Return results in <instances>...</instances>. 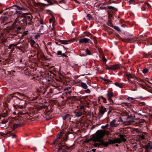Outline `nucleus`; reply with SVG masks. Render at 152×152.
<instances>
[{"mask_svg":"<svg viewBox=\"0 0 152 152\" xmlns=\"http://www.w3.org/2000/svg\"><path fill=\"white\" fill-rule=\"evenodd\" d=\"M57 139L53 142V144H55L56 142H59L61 140V142L60 143L61 146H60L58 149V151L61 150H62V152H65L66 150V129H62L60 133L57 136Z\"/></svg>","mask_w":152,"mask_h":152,"instance_id":"nucleus-1","label":"nucleus"},{"mask_svg":"<svg viewBox=\"0 0 152 152\" xmlns=\"http://www.w3.org/2000/svg\"><path fill=\"white\" fill-rule=\"evenodd\" d=\"M105 133L102 130H98L92 137L91 140L94 142H100L101 140L104 136Z\"/></svg>","mask_w":152,"mask_h":152,"instance_id":"nucleus-2","label":"nucleus"},{"mask_svg":"<svg viewBox=\"0 0 152 152\" xmlns=\"http://www.w3.org/2000/svg\"><path fill=\"white\" fill-rule=\"evenodd\" d=\"M125 76L127 77L128 80L130 81V79H133L134 80L137 79V78L134 76V75L132 74L129 72H127L125 74Z\"/></svg>","mask_w":152,"mask_h":152,"instance_id":"nucleus-3","label":"nucleus"},{"mask_svg":"<svg viewBox=\"0 0 152 152\" xmlns=\"http://www.w3.org/2000/svg\"><path fill=\"white\" fill-rule=\"evenodd\" d=\"M110 143H121V141L120 138H116L113 140H109Z\"/></svg>","mask_w":152,"mask_h":152,"instance_id":"nucleus-4","label":"nucleus"},{"mask_svg":"<svg viewBox=\"0 0 152 152\" xmlns=\"http://www.w3.org/2000/svg\"><path fill=\"white\" fill-rule=\"evenodd\" d=\"M17 48L20 50L22 51L23 50H25L27 48V47L26 46V44H22L21 45H19L17 46Z\"/></svg>","mask_w":152,"mask_h":152,"instance_id":"nucleus-5","label":"nucleus"},{"mask_svg":"<svg viewBox=\"0 0 152 152\" xmlns=\"http://www.w3.org/2000/svg\"><path fill=\"white\" fill-rule=\"evenodd\" d=\"M90 39L86 38H84L80 39L79 40L80 43H86L89 42Z\"/></svg>","mask_w":152,"mask_h":152,"instance_id":"nucleus-6","label":"nucleus"},{"mask_svg":"<svg viewBox=\"0 0 152 152\" xmlns=\"http://www.w3.org/2000/svg\"><path fill=\"white\" fill-rule=\"evenodd\" d=\"M134 120L133 117L131 116L127 118L125 121L126 122H127L128 124H131L132 122H134Z\"/></svg>","mask_w":152,"mask_h":152,"instance_id":"nucleus-7","label":"nucleus"},{"mask_svg":"<svg viewBox=\"0 0 152 152\" xmlns=\"http://www.w3.org/2000/svg\"><path fill=\"white\" fill-rule=\"evenodd\" d=\"M99 111L100 114L103 115L104 113L107 111V109L103 106H102L99 107Z\"/></svg>","mask_w":152,"mask_h":152,"instance_id":"nucleus-8","label":"nucleus"},{"mask_svg":"<svg viewBox=\"0 0 152 152\" xmlns=\"http://www.w3.org/2000/svg\"><path fill=\"white\" fill-rule=\"evenodd\" d=\"M25 18L28 21H31L32 19V16L29 13H26L25 16Z\"/></svg>","mask_w":152,"mask_h":152,"instance_id":"nucleus-9","label":"nucleus"},{"mask_svg":"<svg viewBox=\"0 0 152 152\" xmlns=\"http://www.w3.org/2000/svg\"><path fill=\"white\" fill-rule=\"evenodd\" d=\"M121 106L122 107H129L131 106L130 103H128L127 102H123L121 104Z\"/></svg>","mask_w":152,"mask_h":152,"instance_id":"nucleus-10","label":"nucleus"},{"mask_svg":"<svg viewBox=\"0 0 152 152\" xmlns=\"http://www.w3.org/2000/svg\"><path fill=\"white\" fill-rule=\"evenodd\" d=\"M112 70H115L120 68L121 66L120 64H117L112 65Z\"/></svg>","mask_w":152,"mask_h":152,"instance_id":"nucleus-11","label":"nucleus"},{"mask_svg":"<svg viewBox=\"0 0 152 152\" xmlns=\"http://www.w3.org/2000/svg\"><path fill=\"white\" fill-rule=\"evenodd\" d=\"M151 7L150 5L147 2H145V3L144 5L142 8V10L145 11L147 9V7Z\"/></svg>","mask_w":152,"mask_h":152,"instance_id":"nucleus-12","label":"nucleus"},{"mask_svg":"<svg viewBox=\"0 0 152 152\" xmlns=\"http://www.w3.org/2000/svg\"><path fill=\"white\" fill-rule=\"evenodd\" d=\"M119 136L120 137V139L121 140V142H125L126 141L127 139L125 138V137H126L125 135L121 134L119 135Z\"/></svg>","mask_w":152,"mask_h":152,"instance_id":"nucleus-13","label":"nucleus"},{"mask_svg":"<svg viewBox=\"0 0 152 152\" xmlns=\"http://www.w3.org/2000/svg\"><path fill=\"white\" fill-rule=\"evenodd\" d=\"M107 99L109 101H111L112 98L113 96V93L112 92H108L107 94Z\"/></svg>","mask_w":152,"mask_h":152,"instance_id":"nucleus-14","label":"nucleus"},{"mask_svg":"<svg viewBox=\"0 0 152 152\" xmlns=\"http://www.w3.org/2000/svg\"><path fill=\"white\" fill-rule=\"evenodd\" d=\"M145 147L147 149H152V142H150L148 144L145 145Z\"/></svg>","mask_w":152,"mask_h":152,"instance_id":"nucleus-15","label":"nucleus"},{"mask_svg":"<svg viewBox=\"0 0 152 152\" xmlns=\"http://www.w3.org/2000/svg\"><path fill=\"white\" fill-rule=\"evenodd\" d=\"M57 54L58 56L61 55L62 57H66V56L65 53H62V52L61 50H58L57 51Z\"/></svg>","mask_w":152,"mask_h":152,"instance_id":"nucleus-16","label":"nucleus"},{"mask_svg":"<svg viewBox=\"0 0 152 152\" xmlns=\"http://www.w3.org/2000/svg\"><path fill=\"white\" fill-rule=\"evenodd\" d=\"M47 3H43V4L45 6H47L50 5H52L53 4V3L52 2L51 0H47Z\"/></svg>","mask_w":152,"mask_h":152,"instance_id":"nucleus-17","label":"nucleus"},{"mask_svg":"<svg viewBox=\"0 0 152 152\" xmlns=\"http://www.w3.org/2000/svg\"><path fill=\"white\" fill-rule=\"evenodd\" d=\"M112 144V143H110V142L109 141V140H108V142H104L102 141L101 143V145H104L105 147H106V146H107L109 144Z\"/></svg>","mask_w":152,"mask_h":152,"instance_id":"nucleus-18","label":"nucleus"},{"mask_svg":"<svg viewBox=\"0 0 152 152\" xmlns=\"http://www.w3.org/2000/svg\"><path fill=\"white\" fill-rule=\"evenodd\" d=\"M116 121L115 120H113L110 124V126L111 127H115L116 125L115 124V122Z\"/></svg>","mask_w":152,"mask_h":152,"instance_id":"nucleus-19","label":"nucleus"},{"mask_svg":"<svg viewBox=\"0 0 152 152\" xmlns=\"http://www.w3.org/2000/svg\"><path fill=\"white\" fill-rule=\"evenodd\" d=\"M104 5L103 4H100L99 6V9L101 10H106L107 9L106 7H104L102 5Z\"/></svg>","mask_w":152,"mask_h":152,"instance_id":"nucleus-20","label":"nucleus"},{"mask_svg":"<svg viewBox=\"0 0 152 152\" xmlns=\"http://www.w3.org/2000/svg\"><path fill=\"white\" fill-rule=\"evenodd\" d=\"M114 84L116 86H118L120 88H122L123 87V85L121 83L115 82V83Z\"/></svg>","mask_w":152,"mask_h":152,"instance_id":"nucleus-21","label":"nucleus"},{"mask_svg":"<svg viewBox=\"0 0 152 152\" xmlns=\"http://www.w3.org/2000/svg\"><path fill=\"white\" fill-rule=\"evenodd\" d=\"M81 86L83 88L85 89H87L88 88V86L86 83L82 82L81 83Z\"/></svg>","mask_w":152,"mask_h":152,"instance_id":"nucleus-22","label":"nucleus"},{"mask_svg":"<svg viewBox=\"0 0 152 152\" xmlns=\"http://www.w3.org/2000/svg\"><path fill=\"white\" fill-rule=\"evenodd\" d=\"M14 6H15L16 7V8L18 10L23 11L25 10H26V9L25 8L20 7L19 6L15 5H14Z\"/></svg>","mask_w":152,"mask_h":152,"instance_id":"nucleus-23","label":"nucleus"},{"mask_svg":"<svg viewBox=\"0 0 152 152\" xmlns=\"http://www.w3.org/2000/svg\"><path fill=\"white\" fill-rule=\"evenodd\" d=\"M71 99L75 100H77V97L75 96H74L72 97H67V99Z\"/></svg>","mask_w":152,"mask_h":152,"instance_id":"nucleus-24","label":"nucleus"},{"mask_svg":"<svg viewBox=\"0 0 152 152\" xmlns=\"http://www.w3.org/2000/svg\"><path fill=\"white\" fill-rule=\"evenodd\" d=\"M82 115V113L80 112H77L76 115H75V116L77 117H79L81 116Z\"/></svg>","mask_w":152,"mask_h":152,"instance_id":"nucleus-25","label":"nucleus"},{"mask_svg":"<svg viewBox=\"0 0 152 152\" xmlns=\"http://www.w3.org/2000/svg\"><path fill=\"white\" fill-rule=\"evenodd\" d=\"M14 94H16L17 95H19V96H21L26 97V96L25 95L23 94L19 93L18 92L14 93Z\"/></svg>","mask_w":152,"mask_h":152,"instance_id":"nucleus-26","label":"nucleus"},{"mask_svg":"<svg viewBox=\"0 0 152 152\" xmlns=\"http://www.w3.org/2000/svg\"><path fill=\"white\" fill-rule=\"evenodd\" d=\"M113 27L116 30H117L118 31H121V30H120V28L118 26H113Z\"/></svg>","mask_w":152,"mask_h":152,"instance_id":"nucleus-27","label":"nucleus"},{"mask_svg":"<svg viewBox=\"0 0 152 152\" xmlns=\"http://www.w3.org/2000/svg\"><path fill=\"white\" fill-rule=\"evenodd\" d=\"M86 17L87 19L89 20H90L92 19V17L91 15L89 14L87 15Z\"/></svg>","mask_w":152,"mask_h":152,"instance_id":"nucleus-28","label":"nucleus"},{"mask_svg":"<svg viewBox=\"0 0 152 152\" xmlns=\"http://www.w3.org/2000/svg\"><path fill=\"white\" fill-rule=\"evenodd\" d=\"M20 126V124H15L13 125V128L14 129H15V128L19 127Z\"/></svg>","mask_w":152,"mask_h":152,"instance_id":"nucleus-29","label":"nucleus"},{"mask_svg":"<svg viewBox=\"0 0 152 152\" xmlns=\"http://www.w3.org/2000/svg\"><path fill=\"white\" fill-rule=\"evenodd\" d=\"M101 98L103 100V102L104 103H107V100L103 96H101Z\"/></svg>","mask_w":152,"mask_h":152,"instance_id":"nucleus-30","label":"nucleus"},{"mask_svg":"<svg viewBox=\"0 0 152 152\" xmlns=\"http://www.w3.org/2000/svg\"><path fill=\"white\" fill-rule=\"evenodd\" d=\"M128 114V113L126 111H124L122 113V115L123 116H127Z\"/></svg>","mask_w":152,"mask_h":152,"instance_id":"nucleus-31","label":"nucleus"},{"mask_svg":"<svg viewBox=\"0 0 152 152\" xmlns=\"http://www.w3.org/2000/svg\"><path fill=\"white\" fill-rule=\"evenodd\" d=\"M7 17H4L2 20V22L3 23L6 22L7 20Z\"/></svg>","mask_w":152,"mask_h":152,"instance_id":"nucleus-32","label":"nucleus"},{"mask_svg":"<svg viewBox=\"0 0 152 152\" xmlns=\"http://www.w3.org/2000/svg\"><path fill=\"white\" fill-rule=\"evenodd\" d=\"M148 72V69L147 68L144 69L142 70V72L144 74H145Z\"/></svg>","mask_w":152,"mask_h":152,"instance_id":"nucleus-33","label":"nucleus"},{"mask_svg":"<svg viewBox=\"0 0 152 152\" xmlns=\"http://www.w3.org/2000/svg\"><path fill=\"white\" fill-rule=\"evenodd\" d=\"M21 43V42H19L16 43L15 44H12V46H15L17 48V46H18V45Z\"/></svg>","mask_w":152,"mask_h":152,"instance_id":"nucleus-34","label":"nucleus"},{"mask_svg":"<svg viewBox=\"0 0 152 152\" xmlns=\"http://www.w3.org/2000/svg\"><path fill=\"white\" fill-rule=\"evenodd\" d=\"M101 145V143H95L94 144V145L95 147H99Z\"/></svg>","mask_w":152,"mask_h":152,"instance_id":"nucleus-35","label":"nucleus"},{"mask_svg":"<svg viewBox=\"0 0 152 152\" xmlns=\"http://www.w3.org/2000/svg\"><path fill=\"white\" fill-rule=\"evenodd\" d=\"M28 31H25L22 34V36L27 35L28 34Z\"/></svg>","mask_w":152,"mask_h":152,"instance_id":"nucleus-36","label":"nucleus"},{"mask_svg":"<svg viewBox=\"0 0 152 152\" xmlns=\"http://www.w3.org/2000/svg\"><path fill=\"white\" fill-rule=\"evenodd\" d=\"M135 2V1L134 0H130L128 2V3L129 4H134Z\"/></svg>","mask_w":152,"mask_h":152,"instance_id":"nucleus-37","label":"nucleus"},{"mask_svg":"<svg viewBox=\"0 0 152 152\" xmlns=\"http://www.w3.org/2000/svg\"><path fill=\"white\" fill-rule=\"evenodd\" d=\"M8 121L7 119H4L1 121V123L2 124H5Z\"/></svg>","mask_w":152,"mask_h":152,"instance_id":"nucleus-38","label":"nucleus"},{"mask_svg":"<svg viewBox=\"0 0 152 152\" xmlns=\"http://www.w3.org/2000/svg\"><path fill=\"white\" fill-rule=\"evenodd\" d=\"M127 100L129 101H131L132 100H134V99L133 98L129 97L127 98Z\"/></svg>","mask_w":152,"mask_h":152,"instance_id":"nucleus-39","label":"nucleus"},{"mask_svg":"<svg viewBox=\"0 0 152 152\" xmlns=\"http://www.w3.org/2000/svg\"><path fill=\"white\" fill-rule=\"evenodd\" d=\"M106 69L108 70H112V65H111L110 66H107L106 67Z\"/></svg>","mask_w":152,"mask_h":152,"instance_id":"nucleus-40","label":"nucleus"},{"mask_svg":"<svg viewBox=\"0 0 152 152\" xmlns=\"http://www.w3.org/2000/svg\"><path fill=\"white\" fill-rule=\"evenodd\" d=\"M86 52L87 54L88 55H90L91 54L90 50H89L88 48H87L86 50Z\"/></svg>","mask_w":152,"mask_h":152,"instance_id":"nucleus-41","label":"nucleus"},{"mask_svg":"<svg viewBox=\"0 0 152 152\" xmlns=\"http://www.w3.org/2000/svg\"><path fill=\"white\" fill-rule=\"evenodd\" d=\"M104 81V82H107V83L108 82H112V81H110L109 80L107 79H103Z\"/></svg>","mask_w":152,"mask_h":152,"instance_id":"nucleus-42","label":"nucleus"},{"mask_svg":"<svg viewBox=\"0 0 152 152\" xmlns=\"http://www.w3.org/2000/svg\"><path fill=\"white\" fill-rule=\"evenodd\" d=\"M108 126V124H107L105 126H102V128L103 129H105Z\"/></svg>","mask_w":152,"mask_h":152,"instance_id":"nucleus-43","label":"nucleus"},{"mask_svg":"<svg viewBox=\"0 0 152 152\" xmlns=\"http://www.w3.org/2000/svg\"><path fill=\"white\" fill-rule=\"evenodd\" d=\"M107 7L108 9H113L114 10L115 9V8L112 6H108Z\"/></svg>","mask_w":152,"mask_h":152,"instance_id":"nucleus-44","label":"nucleus"},{"mask_svg":"<svg viewBox=\"0 0 152 152\" xmlns=\"http://www.w3.org/2000/svg\"><path fill=\"white\" fill-rule=\"evenodd\" d=\"M102 59L104 61L106 62L107 61V60L105 58L104 56L102 57Z\"/></svg>","mask_w":152,"mask_h":152,"instance_id":"nucleus-45","label":"nucleus"},{"mask_svg":"<svg viewBox=\"0 0 152 152\" xmlns=\"http://www.w3.org/2000/svg\"><path fill=\"white\" fill-rule=\"evenodd\" d=\"M30 41H31V43L33 44H34L35 43V41L32 39H31Z\"/></svg>","mask_w":152,"mask_h":152,"instance_id":"nucleus-46","label":"nucleus"},{"mask_svg":"<svg viewBox=\"0 0 152 152\" xmlns=\"http://www.w3.org/2000/svg\"><path fill=\"white\" fill-rule=\"evenodd\" d=\"M86 92L87 93H90L91 92V91L89 89H87L86 90Z\"/></svg>","mask_w":152,"mask_h":152,"instance_id":"nucleus-47","label":"nucleus"},{"mask_svg":"<svg viewBox=\"0 0 152 152\" xmlns=\"http://www.w3.org/2000/svg\"><path fill=\"white\" fill-rule=\"evenodd\" d=\"M61 43L62 44H66V41H61Z\"/></svg>","mask_w":152,"mask_h":152,"instance_id":"nucleus-48","label":"nucleus"},{"mask_svg":"<svg viewBox=\"0 0 152 152\" xmlns=\"http://www.w3.org/2000/svg\"><path fill=\"white\" fill-rule=\"evenodd\" d=\"M104 132L105 133V134H107L108 135L109 134V131H108L107 130H106L105 131H104Z\"/></svg>","mask_w":152,"mask_h":152,"instance_id":"nucleus-49","label":"nucleus"},{"mask_svg":"<svg viewBox=\"0 0 152 152\" xmlns=\"http://www.w3.org/2000/svg\"><path fill=\"white\" fill-rule=\"evenodd\" d=\"M84 108H85L84 106V105H82L80 107V109L81 110L84 109Z\"/></svg>","mask_w":152,"mask_h":152,"instance_id":"nucleus-50","label":"nucleus"},{"mask_svg":"<svg viewBox=\"0 0 152 152\" xmlns=\"http://www.w3.org/2000/svg\"><path fill=\"white\" fill-rule=\"evenodd\" d=\"M53 18H50L49 19V23H52V22H53Z\"/></svg>","mask_w":152,"mask_h":152,"instance_id":"nucleus-51","label":"nucleus"},{"mask_svg":"<svg viewBox=\"0 0 152 152\" xmlns=\"http://www.w3.org/2000/svg\"><path fill=\"white\" fill-rule=\"evenodd\" d=\"M71 81V78H68V77H67V82H69L70 81Z\"/></svg>","mask_w":152,"mask_h":152,"instance_id":"nucleus-52","label":"nucleus"},{"mask_svg":"<svg viewBox=\"0 0 152 152\" xmlns=\"http://www.w3.org/2000/svg\"><path fill=\"white\" fill-rule=\"evenodd\" d=\"M40 23L41 24H43V22L42 19H41V20L40 21Z\"/></svg>","mask_w":152,"mask_h":152,"instance_id":"nucleus-53","label":"nucleus"},{"mask_svg":"<svg viewBox=\"0 0 152 152\" xmlns=\"http://www.w3.org/2000/svg\"><path fill=\"white\" fill-rule=\"evenodd\" d=\"M140 137L142 139H145V136L143 135H141Z\"/></svg>","mask_w":152,"mask_h":152,"instance_id":"nucleus-54","label":"nucleus"},{"mask_svg":"<svg viewBox=\"0 0 152 152\" xmlns=\"http://www.w3.org/2000/svg\"><path fill=\"white\" fill-rule=\"evenodd\" d=\"M137 148V145H134L133 146V148L135 149L134 150H135Z\"/></svg>","mask_w":152,"mask_h":152,"instance_id":"nucleus-55","label":"nucleus"},{"mask_svg":"<svg viewBox=\"0 0 152 152\" xmlns=\"http://www.w3.org/2000/svg\"><path fill=\"white\" fill-rule=\"evenodd\" d=\"M39 37V35H37L35 36V38L36 39H37Z\"/></svg>","mask_w":152,"mask_h":152,"instance_id":"nucleus-56","label":"nucleus"},{"mask_svg":"<svg viewBox=\"0 0 152 152\" xmlns=\"http://www.w3.org/2000/svg\"><path fill=\"white\" fill-rule=\"evenodd\" d=\"M12 44H11L8 47L9 49H11V48H12Z\"/></svg>","mask_w":152,"mask_h":152,"instance_id":"nucleus-57","label":"nucleus"},{"mask_svg":"<svg viewBox=\"0 0 152 152\" xmlns=\"http://www.w3.org/2000/svg\"><path fill=\"white\" fill-rule=\"evenodd\" d=\"M63 119L65 120L66 118V115L63 116Z\"/></svg>","mask_w":152,"mask_h":152,"instance_id":"nucleus-58","label":"nucleus"},{"mask_svg":"<svg viewBox=\"0 0 152 152\" xmlns=\"http://www.w3.org/2000/svg\"><path fill=\"white\" fill-rule=\"evenodd\" d=\"M72 93V91H70L68 92H67V94H69L70 95Z\"/></svg>","mask_w":152,"mask_h":152,"instance_id":"nucleus-59","label":"nucleus"},{"mask_svg":"<svg viewBox=\"0 0 152 152\" xmlns=\"http://www.w3.org/2000/svg\"><path fill=\"white\" fill-rule=\"evenodd\" d=\"M72 146H71V147H70L67 146V151L69 149V148L72 149Z\"/></svg>","mask_w":152,"mask_h":152,"instance_id":"nucleus-60","label":"nucleus"},{"mask_svg":"<svg viewBox=\"0 0 152 152\" xmlns=\"http://www.w3.org/2000/svg\"><path fill=\"white\" fill-rule=\"evenodd\" d=\"M95 127V125H94L93 126L91 127V129H94Z\"/></svg>","mask_w":152,"mask_h":152,"instance_id":"nucleus-61","label":"nucleus"},{"mask_svg":"<svg viewBox=\"0 0 152 152\" xmlns=\"http://www.w3.org/2000/svg\"><path fill=\"white\" fill-rule=\"evenodd\" d=\"M92 151H93V152H96V149H92Z\"/></svg>","mask_w":152,"mask_h":152,"instance_id":"nucleus-62","label":"nucleus"},{"mask_svg":"<svg viewBox=\"0 0 152 152\" xmlns=\"http://www.w3.org/2000/svg\"><path fill=\"white\" fill-rule=\"evenodd\" d=\"M138 81H143L141 79H139V80H138Z\"/></svg>","mask_w":152,"mask_h":152,"instance_id":"nucleus-63","label":"nucleus"},{"mask_svg":"<svg viewBox=\"0 0 152 152\" xmlns=\"http://www.w3.org/2000/svg\"><path fill=\"white\" fill-rule=\"evenodd\" d=\"M15 134H14L12 135V138H14L15 137Z\"/></svg>","mask_w":152,"mask_h":152,"instance_id":"nucleus-64","label":"nucleus"}]
</instances>
